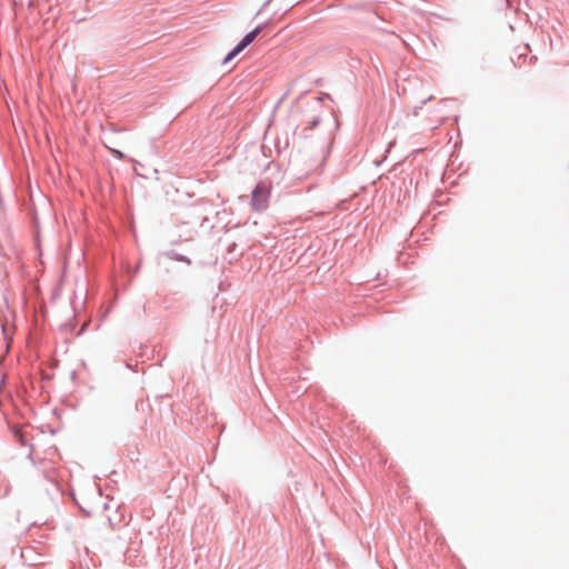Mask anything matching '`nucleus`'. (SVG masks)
<instances>
[{"label": "nucleus", "instance_id": "obj_5", "mask_svg": "<svg viewBox=\"0 0 569 569\" xmlns=\"http://www.w3.org/2000/svg\"><path fill=\"white\" fill-rule=\"evenodd\" d=\"M164 256L173 261L184 262L187 264H191V260L186 254L179 253L174 250H168L164 252Z\"/></svg>", "mask_w": 569, "mask_h": 569}, {"label": "nucleus", "instance_id": "obj_13", "mask_svg": "<svg viewBox=\"0 0 569 569\" xmlns=\"http://www.w3.org/2000/svg\"><path fill=\"white\" fill-rule=\"evenodd\" d=\"M430 99H431V97H430V98H428V99L422 100V102H421V103H422V104H425V103H426L427 101H429Z\"/></svg>", "mask_w": 569, "mask_h": 569}, {"label": "nucleus", "instance_id": "obj_8", "mask_svg": "<svg viewBox=\"0 0 569 569\" xmlns=\"http://www.w3.org/2000/svg\"><path fill=\"white\" fill-rule=\"evenodd\" d=\"M320 122H321V118L320 117H318V116L313 117L312 120L306 127V130H312V129L317 128Z\"/></svg>", "mask_w": 569, "mask_h": 569}, {"label": "nucleus", "instance_id": "obj_2", "mask_svg": "<svg viewBox=\"0 0 569 569\" xmlns=\"http://www.w3.org/2000/svg\"><path fill=\"white\" fill-rule=\"evenodd\" d=\"M209 203L207 201H198L188 208L191 216H197L201 219L200 226L203 227L209 221L207 213Z\"/></svg>", "mask_w": 569, "mask_h": 569}, {"label": "nucleus", "instance_id": "obj_1", "mask_svg": "<svg viewBox=\"0 0 569 569\" xmlns=\"http://www.w3.org/2000/svg\"><path fill=\"white\" fill-rule=\"evenodd\" d=\"M271 188L268 183L260 181L251 191V208L254 211H262L267 208Z\"/></svg>", "mask_w": 569, "mask_h": 569}, {"label": "nucleus", "instance_id": "obj_6", "mask_svg": "<svg viewBox=\"0 0 569 569\" xmlns=\"http://www.w3.org/2000/svg\"><path fill=\"white\" fill-rule=\"evenodd\" d=\"M32 229H33V237L37 246H39L40 242V233H39V221L36 216L32 217Z\"/></svg>", "mask_w": 569, "mask_h": 569}, {"label": "nucleus", "instance_id": "obj_12", "mask_svg": "<svg viewBox=\"0 0 569 569\" xmlns=\"http://www.w3.org/2000/svg\"><path fill=\"white\" fill-rule=\"evenodd\" d=\"M332 143H333V138H330V139H329V142H328V148H330V146H331ZM328 151H330V149H328ZM328 153H329V152H327V154H328Z\"/></svg>", "mask_w": 569, "mask_h": 569}, {"label": "nucleus", "instance_id": "obj_10", "mask_svg": "<svg viewBox=\"0 0 569 569\" xmlns=\"http://www.w3.org/2000/svg\"><path fill=\"white\" fill-rule=\"evenodd\" d=\"M271 0H266L264 3L261 6V8L258 10L257 14L261 12V10L269 4Z\"/></svg>", "mask_w": 569, "mask_h": 569}, {"label": "nucleus", "instance_id": "obj_7", "mask_svg": "<svg viewBox=\"0 0 569 569\" xmlns=\"http://www.w3.org/2000/svg\"><path fill=\"white\" fill-rule=\"evenodd\" d=\"M109 152L118 160H124L127 158V156L119 149L109 148Z\"/></svg>", "mask_w": 569, "mask_h": 569}, {"label": "nucleus", "instance_id": "obj_4", "mask_svg": "<svg viewBox=\"0 0 569 569\" xmlns=\"http://www.w3.org/2000/svg\"><path fill=\"white\" fill-rule=\"evenodd\" d=\"M246 44L242 43L240 40L222 59V64L229 63L231 60H233L238 54H240L244 49Z\"/></svg>", "mask_w": 569, "mask_h": 569}, {"label": "nucleus", "instance_id": "obj_3", "mask_svg": "<svg viewBox=\"0 0 569 569\" xmlns=\"http://www.w3.org/2000/svg\"><path fill=\"white\" fill-rule=\"evenodd\" d=\"M268 23H259L258 26H256L251 31L247 32L241 41L243 44H246V47L250 46L256 39L257 37L267 28Z\"/></svg>", "mask_w": 569, "mask_h": 569}, {"label": "nucleus", "instance_id": "obj_14", "mask_svg": "<svg viewBox=\"0 0 569 569\" xmlns=\"http://www.w3.org/2000/svg\"><path fill=\"white\" fill-rule=\"evenodd\" d=\"M276 147H277V149H278V153H281V150H280V148H279L278 143L276 144Z\"/></svg>", "mask_w": 569, "mask_h": 569}, {"label": "nucleus", "instance_id": "obj_11", "mask_svg": "<svg viewBox=\"0 0 569 569\" xmlns=\"http://www.w3.org/2000/svg\"><path fill=\"white\" fill-rule=\"evenodd\" d=\"M28 458L32 463H34L32 451L29 452Z\"/></svg>", "mask_w": 569, "mask_h": 569}, {"label": "nucleus", "instance_id": "obj_9", "mask_svg": "<svg viewBox=\"0 0 569 569\" xmlns=\"http://www.w3.org/2000/svg\"><path fill=\"white\" fill-rule=\"evenodd\" d=\"M237 248V243L236 242H232L228 246V249H227V253L228 254H231Z\"/></svg>", "mask_w": 569, "mask_h": 569}]
</instances>
